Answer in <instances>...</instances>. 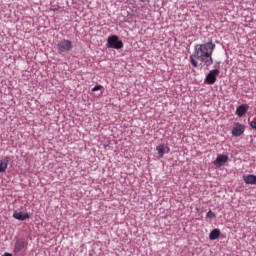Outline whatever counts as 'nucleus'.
I'll use <instances>...</instances> for the list:
<instances>
[{
  "label": "nucleus",
  "mask_w": 256,
  "mask_h": 256,
  "mask_svg": "<svg viewBox=\"0 0 256 256\" xmlns=\"http://www.w3.org/2000/svg\"><path fill=\"white\" fill-rule=\"evenodd\" d=\"M215 51V44L207 42L204 44H197L194 48L193 55L190 56V63L193 67H199V62L204 63L206 67L213 65V52Z\"/></svg>",
  "instance_id": "obj_1"
},
{
  "label": "nucleus",
  "mask_w": 256,
  "mask_h": 256,
  "mask_svg": "<svg viewBox=\"0 0 256 256\" xmlns=\"http://www.w3.org/2000/svg\"><path fill=\"white\" fill-rule=\"evenodd\" d=\"M73 50V42L71 40L63 39L57 43V51L61 55V53H69V51Z\"/></svg>",
  "instance_id": "obj_2"
},
{
  "label": "nucleus",
  "mask_w": 256,
  "mask_h": 256,
  "mask_svg": "<svg viewBox=\"0 0 256 256\" xmlns=\"http://www.w3.org/2000/svg\"><path fill=\"white\" fill-rule=\"evenodd\" d=\"M106 47L108 49H123V41L119 40V36L112 35L108 37Z\"/></svg>",
  "instance_id": "obj_3"
},
{
  "label": "nucleus",
  "mask_w": 256,
  "mask_h": 256,
  "mask_svg": "<svg viewBox=\"0 0 256 256\" xmlns=\"http://www.w3.org/2000/svg\"><path fill=\"white\" fill-rule=\"evenodd\" d=\"M219 68H216L214 70H211L208 75L206 76V82L208 85H214V83L217 81V77L219 76Z\"/></svg>",
  "instance_id": "obj_4"
},
{
  "label": "nucleus",
  "mask_w": 256,
  "mask_h": 256,
  "mask_svg": "<svg viewBox=\"0 0 256 256\" xmlns=\"http://www.w3.org/2000/svg\"><path fill=\"white\" fill-rule=\"evenodd\" d=\"M245 133V125L236 123L234 124V127L232 128V135L234 137H241Z\"/></svg>",
  "instance_id": "obj_5"
},
{
  "label": "nucleus",
  "mask_w": 256,
  "mask_h": 256,
  "mask_svg": "<svg viewBox=\"0 0 256 256\" xmlns=\"http://www.w3.org/2000/svg\"><path fill=\"white\" fill-rule=\"evenodd\" d=\"M229 161V156L227 155H219L216 158V161H214L215 167H223L225 163Z\"/></svg>",
  "instance_id": "obj_6"
},
{
  "label": "nucleus",
  "mask_w": 256,
  "mask_h": 256,
  "mask_svg": "<svg viewBox=\"0 0 256 256\" xmlns=\"http://www.w3.org/2000/svg\"><path fill=\"white\" fill-rule=\"evenodd\" d=\"M13 217H14V219H17L18 221H26V219H29L30 215H29V213L15 211L13 213Z\"/></svg>",
  "instance_id": "obj_7"
},
{
  "label": "nucleus",
  "mask_w": 256,
  "mask_h": 256,
  "mask_svg": "<svg viewBox=\"0 0 256 256\" xmlns=\"http://www.w3.org/2000/svg\"><path fill=\"white\" fill-rule=\"evenodd\" d=\"M243 181L246 185H256V176L252 174L244 175Z\"/></svg>",
  "instance_id": "obj_8"
},
{
  "label": "nucleus",
  "mask_w": 256,
  "mask_h": 256,
  "mask_svg": "<svg viewBox=\"0 0 256 256\" xmlns=\"http://www.w3.org/2000/svg\"><path fill=\"white\" fill-rule=\"evenodd\" d=\"M248 110H249V106L245 105V104H242V105L237 107L236 115L238 117H243V115H245V113H247Z\"/></svg>",
  "instance_id": "obj_9"
},
{
  "label": "nucleus",
  "mask_w": 256,
  "mask_h": 256,
  "mask_svg": "<svg viewBox=\"0 0 256 256\" xmlns=\"http://www.w3.org/2000/svg\"><path fill=\"white\" fill-rule=\"evenodd\" d=\"M156 151L159 157L162 158L165 153H169V147L165 146V144H160L156 147Z\"/></svg>",
  "instance_id": "obj_10"
},
{
  "label": "nucleus",
  "mask_w": 256,
  "mask_h": 256,
  "mask_svg": "<svg viewBox=\"0 0 256 256\" xmlns=\"http://www.w3.org/2000/svg\"><path fill=\"white\" fill-rule=\"evenodd\" d=\"M25 247H27V244L25 243V241L17 240L15 247H14V251H15V253H19L20 251H23V249H25Z\"/></svg>",
  "instance_id": "obj_11"
},
{
  "label": "nucleus",
  "mask_w": 256,
  "mask_h": 256,
  "mask_svg": "<svg viewBox=\"0 0 256 256\" xmlns=\"http://www.w3.org/2000/svg\"><path fill=\"white\" fill-rule=\"evenodd\" d=\"M220 236H221V230L216 228L210 232L209 239L210 241H215L216 239H219Z\"/></svg>",
  "instance_id": "obj_12"
},
{
  "label": "nucleus",
  "mask_w": 256,
  "mask_h": 256,
  "mask_svg": "<svg viewBox=\"0 0 256 256\" xmlns=\"http://www.w3.org/2000/svg\"><path fill=\"white\" fill-rule=\"evenodd\" d=\"M7 163H9L8 159L6 161L0 162V173H5V171H7V166H8Z\"/></svg>",
  "instance_id": "obj_13"
},
{
  "label": "nucleus",
  "mask_w": 256,
  "mask_h": 256,
  "mask_svg": "<svg viewBox=\"0 0 256 256\" xmlns=\"http://www.w3.org/2000/svg\"><path fill=\"white\" fill-rule=\"evenodd\" d=\"M206 217H208L209 219H213L215 217V214L213 211L209 210L206 214Z\"/></svg>",
  "instance_id": "obj_14"
},
{
  "label": "nucleus",
  "mask_w": 256,
  "mask_h": 256,
  "mask_svg": "<svg viewBox=\"0 0 256 256\" xmlns=\"http://www.w3.org/2000/svg\"><path fill=\"white\" fill-rule=\"evenodd\" d=\"M101 89H103V86L101 85H96L94 88H92V91L95 92V91H101Z\"/></svg>",
  "instance_id": "obj_15"
},
{
  "label": "nucleus",
  "mask_w": 256,
  "mask_h": 256,
  "mask_svg": "<svg viewBox=\"0 0 256 256\" xmlns=\"http://www.w3.org/2000/svg\"><path fill=\"white\" fill-rule=\"evenodd\" d=\"M249 125L252 127V129H256V121H251Z\"/></svg>",
  "instance_id": "obj_16"
},
{
  "label": "nucleus",
  "mask_w": 256,
  "mask_h": 256,
  "mask_svg": "<svg viewBox=\"0 0 256 256\" xmlns=\"http://www.w3.org/2000/svg\"><path fill=\"white\" fill-rule=\"evenodd\" d=\"M143 1V3H145V1H149V0H142Z\"/></svg>",
  "instance_id": "obj_17"
}]
</instances>
